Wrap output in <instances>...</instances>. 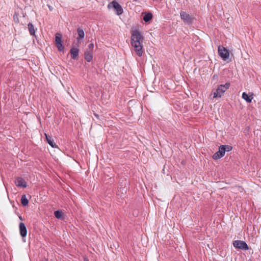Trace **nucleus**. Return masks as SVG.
I'll return each instance as SVG.
<instances>
[{
	"label": "nucleus",
	"instance_id": "19",
	"mask_svg": "<svg viewBox=\"0 0 261 261\" xmlns=\"http://www.w3.org/2000/svg\"><path fill=\"white\" fill-rule=\"evenodd\" d=\"M242 98L245 99L247 102L250 103L252 101L253 97L252 95L249 96L246 92H243L242 94Z\"/></svg>",
	"mask_w": 261,
	"mask_h": 261
},
{
	"label": "nucleus",
	"instance_id": "10",
	"mask_svg": "<svg viewBox=\"0 0 261 261\" xmlns=\"http://www.w3.org/2000/svg\"><path fill=\"white\" fill-rule=\"evenodd\" d=\"M15 183L18 187L25 188L27 186L26 181L21 177H17L15 180Z\"/></svg>",
	"mask_w": 261,
	"mask_h": 261
},
{
	"label": "nucleus",
	"instance_id": "13",
	"mask_svg": "<svg viewBox=\"0 0 261 261\" xmlns=\"http://www.w3.org/2000/svg\"><path fill=\"white\" fill-rule=\"evenodd\" d=\"M45 138L47 142L53 147V148H57L58 146L54 143V140L53 139L51 136H49L48 135L45 134Z\"/></svg>",
	"mask_w": 261,
	"mask_h": 261
},
{
	"label": "nucleus",
	"instance_id": "11",
	"mask_svg": "<svg viewBox=\"0 0 261 261\" xmlns=\"http://www.w3.org/2000/svg\"><path fill=\"white\" fill-rule=\"evenodd\" d=\"M19 229L20 236L22 238L25 237L27 234V229L25 224L23 223H20L19 225Z\"/></svg>",
	"mask_w": 261,
	"mask_h": 261
},
{
	"label": "nucleus",
	"instance_id": "23",
	"mask_svg": "<svg viewBox=\"0 0 261 261\" xmlns=\"http://www.w3.org/2000/svg\"><path fill=\"white\" fill-rule=\"evenodd\" d=\"M13 18H14V21L16 22H17L18 23L19 22V19H18V14H17V13H15L14 16H13Z\"/></svg>",
	"mask_w": 261,
	"mask_h": 261
},
{
	"label": "nucleus",
	"instance_id": "26",
	"mask_svg": "<svg viewBox=\"0 0 261 261\" xmlns=\"http://www.w3.org/2000/svg\"><path fill=\"white\" fill-rule=\"evenodd\" d=\"M84 261H89L87 258H84Z\"/></svg>",
	"mask_w": 261,
	"mask_h": 261
},
{
	"label": "nucleus",
	"instance_id": "5",
	"mask_svg": "<svg viewBox=\"0 0 261 261\" xmlns=\"http://www.w3.org/2000/svg\"><path fill=\"white\" fill-rule=\"evenodd\" d=\"M62 35L61 33H57L55 35V42L57 47L59 51H62L64 49V46L62 44Z\"/></svg>",
	"mask_w": 261,
	"mask_h": 261
},
{
	"label": "nucleus",
	"instance_id": "25",
	"mask_svg": "<svg viewBox=\"0 0 261 261\" xmlns=\"http://www.w3.org/2000/svg\"><path fill=\"white\" fill-rule=\"evenodd\" d=\"M41 261H48V259L45 258Z\"/></svg>",
	"mask_w": 261,
	"mask_h": 261
},
{
	"label": "nucleus",
	"instance_id": "15",
	"mask_svg": "<svg viewBox=\"0 0 261 261\" xmlns=\"http://www.w3.org/2000/svg\"><path fill=\"white\" fill-rule=\"evenodd\" d=\"M28 28L30 35L32 36H35L36 29L32 23L29 22L28 24Z\"/></svg>",
	"mask_w": 261,
	"mask_h": 261
},
{
	"label": "nucleus",
	"instance_id": "21",
	"mask_svg": "<svg viewBox=\"0 0 261 261\" xmlns=\"http://www.w3.org/2000/svg\"><path fill=\"white\" fill-rule=\"evenodd\" d=\"M220 146H221V147L222 148V149H223V150H224V151L225 152L226 151V152H229V151H231L232 149V147L231 146H230V145H221Z\"/></svg>",
	"mask_w": 261,
	"mask_h": 261
},
{
	"label": "nucleus",
	"instance_id": "3",
	"mask_svg": "<svg viewBox=\"0 0 261 261\" xmlns=\"http://www.w3.org/2000/svg\"><path fill=\"white\" fill-rule=\"evenodd\" d=\"M108 8H113L118 15H120L123 13V10L121 6L116 1H113L108 5Z\"/></svg>",
	"mask_w": 261,
	"mask_h": 261
},
{
	"label": "nucleus",
	"instance_id": "27",
	"mask_svg": "<svg viewBox=\"0 0 261 261\" xmlns=\"http://www.w3.org/2000/svg\"><path fill=\"white\" fill-rule=\"evenodd\" d=\"M19 219L21 220H22V217L21 216H19Z\"/></svg>",
	"mask_w": 261,
	"mask_h": 261
},
{
	"label": "nucleus",
	"instance_id": "14",
	"mask_svg": "<svg viewBox=\"0 0 261 261\" xmlns=\"http://www.w3.org/2000/svg\"><path fill=\"white\" fill-rule=\"evenodd\" d=\"M77 32L78 34V37L76 38V39L78 41H79L80 40L84 38L85 33L84 30L80 28H79L77 29Z\"/></svg>",
	"mask_w": 261,
	"mask_h": 261
},
{
	"label": "nucleus",
	"instance_id": "9",
	"mask_svg": "<svg viewBox=\"0 0 261 261\" xmlns=\"http://www.w3.org/2000/svg\"><path fill=\"white\" fill-rule=\"evenodd\" d=\"M225 152L223 149L221 147V146L219 147V150L215 152L212 156V158L214 160H217L219 159L222 157H223L225 155Z\"/></svg>",
	"mask_w": 261,
	"mask_h": 261
},
{
	"label": "nucleus",
	"instance_id": "8",
	"mask_svg": "<svg viewBox=\"0 0 261 261\" xmlns=\"http://www.w3.org/2000/svg\"><path fill=\"white\" fill-rule=\"evenodd\" d=\"M134 47V50L139 57H141L143 54V46L142 43L132 44Z\"/></svg>",
	"mask_w": 261,
	"mask_h": 261
},
{
	"label": "nucleus",
	"instance_id": "1",
	"mask_svg": "<svg viewBox=\"0 0 261 261\" xmlns=\"http://www.w3.org/2000/svg\"><path fill=\"white\" fill-rule=\"evenodd\" d=\"M230 86V83L229 82H227L224 85H218L216 90L213 92V98H221Z\"/></svg>",
	"mask_w": 261,
	"mask_h": 261
},
{
	"label": "nucleus",
	"instance_id": "12",
	"mask_svg": "<svg viewBox=\"0 0 261 261\" xmlns=\"http://www.w3.org/2000/svg\"><path fill=\"white\" fill-rule=\"evenodd\" d=\"M70 53L72 59H76L79 54V49L77 48L72 47L70 49Z\"/></svg>",
	"mask_w": 261,
	"mask_h": 261
},
{
	"label": "nucleus",
	"instance_id": "6",
	"mask_svg": "<svg viewBox=\"0 0 261 261\" xmlns=\"http://www.w3.org/2000/svg\"><path fill=\"white\" fill-rule=\"evenodd\" d=\"M233 245L234 247H235L237 249H241L243 250H247L249 249L248 245L245 242L243 241H234L233 242Z\"/></svg>",
	"mask_w": 261,
	"mask_h": 261
},
{
	"label": "nucleus",
	"instance_id": "28",
	"mask_svg": "<svg viewBox=\"0 0 261 261\" xmlns=\"http://www.w3.org/2000/svg\"><path fill=\"white\" fill-rule=\"evenodd\" d=\"M48 8L51 10V7H50V6H48Z\"/></svg>",
	"mask_w": 261,
	"mask_h": 261
},
{
	"label": "nucleus",
	"instance_id": "17",
	"mask_svg": "<svg viewBox=\"0 0 261 261\" xmlns=\"http://www.w3.org/2000/svg\"><path fill=\"white\" fill-rule=\"evenodd\" d=\"M152 18V14L150 12L146 13L145 12L144 13V15L143 16V20L146 22H149L150 20H151Z\"/></svg>",
	"mask_w": 261,
	"mask_h": 261
},
{
	"label": "nucleus",
	"instance_id": "29",
	"mask_svg": "<svg viewBox=\"0 0 261 261\" xmlns=\"http://www.w3.org/2000/svg\"><path fill=\"white\" fill-rule=\"evenodd\" d=\"M48 8L51 10V7H50V6H48Z\"/></svg>",
	"mask_w": 261,
	"mask_h": 261
},
{
	"label": "nucleus",
	"instance_id": "7",
	"mask_svg": "<svg viewBox=\"0 0 261 261\" xmlns=\"http://www.w3.org/2000/svg\"><path fill=\"white\" fill-rule=\"evenodd\" d=\"M181 19L187 24H191L193 22L194 18L185 11L180 13Z\"/></svg>",
	"mask_w": 261,
	"mask_h": 261
},
{
	"label": "nucleus",
	"instance_id": "20",
	"mask_svg": "<svg viewBox=\"0 0 261 261\" xmlns=\"http://www.w3.org/2000/svg\"><path fill=\"white\" fill-rule=\"evenodd\" d=\"M21 203L23 206H25L28 204L29 200L27 198L25 195H22L21 197Z\"/></svg>",
	"mask_w": 261,
	"mask_h": 261
},
{
	"label": "nucleus",
	"instance_id": "16",
	"mask_svg": "<svg viewBox=\"0 0 261 261\" xmlns=\"http://www.w3.org/2000/svg\"><path fill=\"white\" fill-rule=\"evenodd\" d=\"M85 59L88 62L92 61L93 59V53L85 51L84 53Z\"/></svg>",
	"mask_w": 261,
	"mask_h": 261
},
{
	"label": "nucleus",
	"instance_id": "4",
	"mask_svg": "<svg viewBox=\"0 0 261 261\" xmlns=\"http://www.w3.org/2000/svg\"><path fill=\"white\" fill-rule=\"evenodd\" d=\"M218 53L219 56L224 61H226L229 58L228 50L223 46L219 45L218 46Z\"/></svg>",
	"mask_w": 261,
	"mask_h": 261
},
{
	"label": "nucleus",
	"instance_id": "2",
	"mask_svg": "<svg viewBox=\"0 0 261 261\" xmlns=\"http://www.w3.org/2000/svg\"><path fill=\"white\" fill-rule=\"evenodd\" d=\"M143 37L138 30L132 31L131 44L142 43Z\"/></svg>",
	"mask_w": 261,
	"mask_h": 261
},
{
	"label": "nucleus",
	"instance_id": "24",
	"mask_svg": "<svg viewBox=\"0 0 261 261\" xmlns=\"http://www.w3.org/2000/svg\"><path fill=\"white\" fill-rule=\"evenodd\" d=\"M213 79L217 80L218 79V75L216 74H214L213 76Z\"/></svg>",
	"mask_w": 261,
	"mask_h": 261
},
{
	"label": "nucleus",
	"instance_id": "22",
	"mask_svg": "<svg viewBox=\"0 0 261 261\" xmlns=\"http://www.w3.org/2000/svg\"><path fill=\"white\" fill-rule=\"evenodd\" d=\"M94 47V45L93 43H90L88 45V48L87 49V50L86 51H90L91 53H93Z\"/></svg>",
	"mask_w": 261,
	"mask_h": 261
},
{
	"label": "nucleus",
	"instance_id": "18",
	"mask_svg": "<svg viewBox=\"0 0 261 261\" xmlns=\"http://www.w3.org/2000/svg\"><path fill=\"white\" fill-rule=\"evenodd\" d=\"M54 215L58 219L63 220L64 219V213L61 210L55 211Z\"/></svg>",
	"mask_w": 261,
	"mask_h": 261
}]
</instances>
